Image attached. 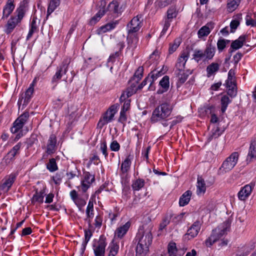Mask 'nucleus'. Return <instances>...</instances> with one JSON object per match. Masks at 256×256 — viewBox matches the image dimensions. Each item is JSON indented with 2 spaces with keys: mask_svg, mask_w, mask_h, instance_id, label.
<instances>
[{
  "mask_svg": "<svg viewBox=\"0 0 256 256\" xmlns=\"http://www.w3.org/2000/svg\"><path fill=\"white\" fill-rule=\"evenodd\" d=\"M177 16V12L174 8H170L167 11V18L166 20H172L174 18H176Z\"/></svg>",
  "mask_w": 256,
  "mask_h": 256,
  "instance_id": "4d7b16f0",
  "label": "nucleus"
},
{
  "mask_svg": "<svg viewBox=\"0 0 256 256\" xmlns=\"http://www.w3.org/2000/svg\"><path fill=\"white\" fill-rule=\"evenodd\" d=\"M119 244L117 243L112 242L108 246L110 250L109 254L108 256H116L119 250Z\"/></svg>",
  "mask_w": 256,
  "mask_h": 256,
  "instance_id": "8fccbe9b",
  "label": "nucleus"
},
{
  "mask_svg": "<svg viewBox=\"0 0 256 256\" xmlns=\"http://www.w3.org/2000/svg\"><path fill=\"white\" fill-rule=\"evenodd\" d=\"M197 194H199L202 193H204L206 190V186L204 180L200 176L197 178Z\"/></svg>",
  "mask_w": 256,
  "mask_h": 256,
  "instance_id": "a19ab883",
  "label": "nucleus"
},
{
  "mask_svg": "<svg viewBox=\"0 0 256 256\" xmlns=\"http://www.w3.org/2000/svg\"><path fill=\"white\" fill-rule=\"evenodd\" d=\"M240 4V0H228L227 3V10L228 12H234Z\"/></svg>",
  "mask_w": 256,
  "mask_h": 256,
  "instance_id": "a18cd8bd",
  "label": "nucleus"
},
{
  "mask_svg": "<svg viewBox=\"0 0 256 256\" xmlns=\"http://www.w3.org/2000/svg\"><path fill=\"white\" fill-rule=\"evenodd\" d=\"M144 70L143 66H139L135 72L132 78V81L136 80L137 82H140L143 76Z\"/></svg>",
  "mask_w": 256,
  "mask_h": 256,
  "instance_id": "3c124183",
  "label": "nucleus"
},
{
  "mask_svg": "<svg viewBox=\"0 0 256 256\" xmlns=\"http://www.w3.org/2000/svg\"><path fill=\"white\" fill-rule=\"evenodd\" d=\"M254 184H250L242 187L238 194V196L240 200H245L251 194Z\"/></svg>",
  "mask_w": 256,
  "mask_h": 256,
  "instance_id": "412c9836",
  "label": "nucleus"
},
{
  "mask_svg": "<svg viewBox=\"0 0 256 256\" xmlns=\"http://www.w3.org/2000/svg\"><path fill=\"white\" fill-rule=\"evenodd\" d=\"M106 245V238L104 235L100 236L98 240H94L92 244L94 256H104Z\"/></svg>",
  "mask_w": 256,
  "mask_h": 256,
  "instance_id": "423d86ee",
  "label": "nucleus"
},
{
  "mask_svg": "<svg viewBox=\"0 0 256 256\" xmlns=\"http://www.w3.org/2000/svg\"><path fill=\"white\" fill-rule=\"evenodd\" d=\"M192 192L188 190L184 192L180 197L179 200V204L180 206H184L188 204L190 200Z\"/></svg>",
  "mask_w": 256,
  "mask_h": 256,
  "instance_id": "72a5a7b5",
  "label": "nucleus"
},
{
  "mask_svg": "<svg viewBox=\"0 0 256 256\" xmlns=\"http://www.w3.org/2000/svg\"><path fill=\"white\" fill-rule=\"evenodd\" d=\"M94 231V228L91 222H88V228L84 230V242L88 243L90 238L92 236L93 232Z\"/></svg>",
  "mask_w": 256,
  "mask_h": 256,
  "instance_id": "e433bc0d",
  "label": "nucleus"
},
{
  "mask_svg": "<svg viewBox=\"0 0 256 256\" xmlns=\"http://www.w3.org/2000/svg\"><path fill=\"white\" fill-rule=\"evenodd\" d=\"M118 20L112 21L108 22L100 27L96 30V34L100 35L106 32H110L114 29L118 24Z\"/></svg>",
  "mask_w": 256,
  "mask_h": 256,
  "instance_id": "5701e85b",
  "label": "nucleus"
},
{
  "mask_svg": "<svg viewBox=\"0 0 256 256\" xmlns=\"http://www.w3.org/2000/svg\"><path fill=\"white\" fill-rule=\"evenodd\" d=\"M180 44V41L179 39H176L172 43H170L168 48L169 54L174 53L178 48Z\"/></svg>",
  "mask_w": 256,
  "mask_h": 256,
  "instance_id": "864d4df0",
  "label": "nucleus"
},
{
  "mask_svg": "<svg viewBox=\"0 0 256 256\" xmlns=\"http://www.w3.org/2000/svg\"><path fill=\"white\" fill-rule=\"evenodd\" d=\"M106 1L104 0H102L100 1V9L98 12L90 19V24L92 25L95 24L105 14L106 12Z\"/></svg>",
  "mask_w": 256,
  "mask_h": 256,
  "instance_id": "f3484780",
  "label": "nucleus"
},
{
  "mask_svg": "<svg viewBox=\"0 0 256 256\" xmlns=\"http://www.w3.org/2000/svg\"><path fill=\"white\" fill-rule=\"evenodd\" d=\"M253 158H256V140L251 141L246 160L250 161Z\"/></svg>",
  "mask_w": 256,
  "mask_h": 256,
  "instance_id": "4c0bfd02",
  "label": "nucleus"
},
{
  "mask_svg": "<svg viewBox=\"0 0 256 256\" xmlns=\"http://www.w3.org/2000/svg\"><path fill=\"white\" fill-rule=\"evenodd\" d=\"M100 162V159L99 156L96 154H94L93 156H92L90 159L88 164V166H90V164L92 162L94 163L95 165H98V164Z\"/></svg>",
  "mask_w": 256,
  "mask_h": 256,
  "instance_id": "774afa93",
  "label": "nucleus"
},
{
  "mask_svg": "<svg viewBox=\"0 0 256 256\" xmlns=\"http://www.w3.org/2000/svg\"><path fill=\"white\" fill-rule=\"evenodd\" d=\"M160 88L156 92L158 94H162L166 92L170 88V78L168 76H164L160 81Z\"/></svg>",
  "mask_w": 256,
  "mask_h": 256,
  "instance_id": "4be33fe9",
  "label": "nucleus"
},
{
  "mask_svg": "<svg viewBox=\"0 0 256 256\" xmlns=\"http://www.w3.org/2000/svg\"><path fill=\"white\" fill-rule=\"evenodd\" d=\"M29 2L30 0H22L20 2L14 12L18 19L22 20L29 9Z\"/></svg>",
  "mask_w": 256,
  "mask_h": 256,
  "instance_id": "4468645a",
  "label": "nucleus"
},
{
  "mask_svg": "<svg viewBox=\"0 0 256 256\" xmlns=\"http://www.w3.org/2000/svg\"><path fill=\"white\" fill-rule=\"evenodd\" d=\"M86 212V218L85 219V220L87 221L88 222L89 220L92 222V218L94 216V210L93 202L90 200L88 202Z\"/></svg>",
  "mask_w": 256,
  "mask_h": 256,
  "instance_id": "58836bf2",
  "label": "nucleus"
},
{
  "mask_svg": "<svg viewBox=\"0 0 256 256\" xmlns=\"http://www.w3.org/2000/svg\"><path fill=\"white\" fill-rule=\"evenodd\" d=\"M136 92V89H134L128 86L122 94L120 98V102H122V100H124V98H130Z\"/></svg>",
  "mask_w": 256,
  "mask_h": 256,
  "instance_id": "49530a36",
  "label": "nucleus"
},
{
  "mask_svg": "<svg viewBox=\"0 0 256 256\" xmlns=\"http://www.w3.org/2000/svg\"><path fill=\"white\" fill-rule=\"evenodd\" d=\"M102 220L103 218L102 216L98 214L96 216L94 223V229L96 228L100 229L101 228L102 226Z\"/></svg>",
  "mask_w": 256,
  "mask_h": 256,
  "instance_id": "bf43d9fd",
  "label": "nucleus"
},
{
  "mask_svg": "<svg viewBox=\"0 0 256 256\" xmlns=\"http://www.w3.org/2000/svg\"><path fill=\"white\" fill-rule=\"evenodd\" d=\"M231 224L232 220L230 218H228L220 226L212 230V232L218 240L222 237L223 236L226 234L227 232L230 230Z\"/></svg>",
  "mask_w": 256,
  "mask_h": 256,
  "instance_id": "9d476101",
  "label": "nucleus"
},
{
  "mask_svg": "<svg viewBox=\"0 0 256 256\" xmlns=\"http://www.w3.org/2000/svg\"><path fill=\"white\" fill-rule=\"evenodd\" d=\"M14 0H8L4 6L2 18H8L15 8Z\"/></svg>",
  "mask_w": 256,
  "mask_h": 256,
  "instance_id": "b1692460",
  "label": "nucleus"
},
{
  "mask_svg": "<svg viewBox=\"0 0 256 256\" xmlns=\"http://www.w3.org/2000/svg\"><path fill=\"white\" fill-rule=\"evenodd\" d=\"M152 227H148L144 230L142 229L138 230L134 240V243L136 244V256H145L148 252L149 246L152 240Z\"/></svg>",
  "mask_w": 256,
  "mask_h": 256,
  "instance_id": "f257e3e1",
  "label": "nucleus"
},
{
  "mask_svg": "<svg viewBox=\"0 0 256 256\" xmlns=\"http://www.w3.org/2000/svg\"><path fill=\"white\" fill-rule=\"evenodd\" d=\"M22 20L20 19H18L16 16H11L5 25L4 30L5 33L7 34H11L16 26L21 23Z\"/></svg>",
  "mask_w": 256,
  "mask_h": 256,
  "instance_id": "2eb2a0df",
  "label": "nucleus"
},
{
  "mask_svg": "<svg viewBox=\"0 0 256 256\" xmlns=\"http://www.w3.org/2000/svg\"><path fill=\"white\" fill-rule=\"evenodd\" d=\"M64 176V174L62 172H58L52 176V180L56 184H59Z\"/></svg>",
  "mask_w": 256,
  "mask_h": 256,
  "instance_id": "13d9d810",
  "label": "nucleus"
},
{
  "mask_svg": "<svg viewBox=\"0 0 256 256\" xmlns=\"http://www.w3.org/2000/svg\"><path fill=\"white\" fill-rule=\"evenodd\" d=\"M202 225V222L199 220L194 222L184 235V239L189 240L196 237L201 228Z\"/></svg>",
  "mask_w": 256,
  "mask_h": 256,
  "instance_id": "9b49d317",
  "label": "nucleus"
},
{
  "mask_svg": "<svg viewBox=\"0 0 256 256\" xmlns=\"http://www.w3.org/2000/svg\"><path fill=\"white\" fill-rule=\"evenodd\" d=\"M230 42V40H226L224 38H220L217 42V48L218 52H222L226 48L227 44Z\"/></svg>",
  "mask_w": 256,
  "mask_h": 256,
  "instance_id": "09e8293b",
  "label": "nucleus"
},
{
  "mask_svg": "<svg viewBox=\"0 0 256 256\" xmlns=\"http://www.w3.org/2000/svg\"><path fill=\"white\" fill-rule=\"evenodd\" d=\"M107 145L106 142L104 140L103 142H102L100 144V150L102 152V154L104 155L106 158L108 156V153L107 152Z\"/></svg>",
  "mask_w": 256,
  "mask_h": 256,
  "instance_id": "e2e57ef3",
  "label": "nucleus"
},
{
  "mask_svg": "<svg viewBox=\"0 0 256 256\" xmlns=\"http://www.w3.org/2000/svg\"><path fill=\"white\" fill-rule=\"evenodd\" d=\"M141 16H134L127 24L128 33L136 34L142 27Z\"/></svg>",
  "mask_w": 256,
  "mask_h": 256,
  "instance_id": "f8f14e48",
  "label": "nucleus"
},
{
  "mask_svg": "<svg viewBox=\"0 0 256 256\" xmlns=\"http://www.w3.org/2000/svg\"><path fill=\"white\" fill-rule=\"evenodd\" d=\"M246 26H251L252 27H256V19L254 20L252 18V17L248 15L247 14L246 17Z\"/></svg>",
  "mask_w": 256,
  "mask_h": 256,
  "instance_id": "0e129e2a",
  "label": "nucleus"
},
{
  "mask_svg": "<svg viewBox=\"0 0 256 256\" xmlns=\"http://www.w3.org/2000/svg\"><path fill=\"white\" fill-rule=\"evenodd\" d=\"M34 92V90L31 89V88H28L25 92L24 96H22L21 98H19L18 104V105L21 104L24 100L22 106H27L33 96Z\"/></svg>",
  "mask_w": 256,
  "mask_h": 256,
  "instance_id": "a878e982",
  "label": "nucleus"
},
{
  "mask_svg": "<svg viewBox=\"0 0 256 256\" xmlns=\"http://www.w3.org/2000/svg\"><path fill=\"white\" fill-rule=\"evenodd\" d=\"M246 39V35L240 36L238 39L232 42L231 44V48L233 50H238L241 48L243 46Z\"/></svg>",
  "mask_w": 256,
  "mask_h": 256,
  "instance_id": "f704fd0d",
  "label": "nucleus"
},
{
  "mask_svg": "<svg viewBox=\"0 0 256 256\" xmlns=\"http://www.w3.org/2000/svg\"><path fill=\"white\" fill-rule=\"evenodd\" d=\"M133 156L129 154L122 162L120 170L122 174L127 173L130 170Z\"/></svg>",
  "mask_w": 256,
  "mask_h": 256,
  "instance_id": "bb28decb",
  "label": "nucleus"
},
{
  "mask_svg": "<svg viewBox=\"0 0 256 256\" xmlns=\"http://www.w3.org/2000/svg\"><path fill=\"white\" fill-rule=\"evenodd\" d=\"M128 46L126 49L132 52L133 55V52L137 48L138 37L137 34L128 33L126 38Z\"/></svg>",
  "mask_w": 256,
  "mask_h": 256,
  "instance_id": "dca6fc26",
  "label": "nucleus"
},
{
  "mask_svg": "<svg viewBox=\"0 0 256 256\" xmlns=\"http://www.w3.org/2000/svg\"><path fill=\"white\" fill-rule=\"evenodd\" d=\"M64 98H58L56 100L53 101V105L56 108H60L64 105Z\"/></svg>",
  "mask_w": 256,
  "mask_h": 256,
  "instance_id": "69168bd1",
  "label": "nucleus"
},
{
  "mask_svg": "<svg viewBox=\"0 0 256 256\" xmlns=\"http://www.w3.org/2000/svg\"><path fill=\"white\" fill-rule=\"evenodd\" d=\"M60 4V0H50V1L46 12L47 18L56 10Z\"/></svg>",
  "mask_w": 256,
  "mask_h": 256,
  "instance_id": "c9c22d12",
  "label": "nucleus"
},
{
  "mask_svg": "<svg viewBox=\"0 0 256 256\" xmlns=\"http://www.w3.org/2000/svg\"><path fill=\"white\" fill-rule=\"evenodd\" d=\"M124 8L125 7L121 4L120 2L118 0H112L106 8V12H108L114 18H117L121 15Z\"/></svg>",
  "mask_w": 256,
  "mask_h": 256,
  "instance_id": "0eeeda50",
  "label": "nucleus"
},
{
  "mask_svg": "<svg viewBox=\"0 0 256 256\" xmlns=\"http://www.w3.org/2000/svg\"><path fill=\"white\" fill-rule=\"evenodd\" d=\"M239 158L238 152H233L222 162L218 170V174H223L230 171L236 164Z\"/></svg>",
  "mask_w": 256,
  "mask_h": 256,
  "instance_id": "7ed1b4c3",
  "label": "nucleus"
},
{
  "mask_svg": "<svg viewBox=\"0 0 256 256\" xmlns=\"http://www.w3.org/2000/svg\"><path fill=\"white\" fill-rule=\"evenodd\" d=\"M110 147L112 151L118 152L120 150V146L116 140H114L110 143Z\"/></svg>",
  "mask_w": 256,
  "mask_h": 256,
  "instance_id": "338daca9",
  "label": "nucleus"
},
{
  "mask_svg": "<svg viewBox=\"0 0 256 256\" xmlns=\"http://www.w3.org/2000/svg\"><path fill=\"white\" fill-rule=\"evenodd\" d=\"M57 140L56 136L54 134H51L48 140L46 148V152L48 154L51 155L54 154L56 150Z\"/></svg>",
  "mask_w": 256,
  "mask_h": 256,
  "instance_id": "aec40b11",
  "label": "nucleus"
},
{
  "mask_svg": "<svg viewBox=\"0 0 256 256\" xmlns=\"http://www.w3.org/2000/svg\"><path fill=\"white\" fill-rule=\"evenodd\" d=\"M208 24L206 26H202L198 31V35L200 38L208 36L211 30L208 26Z\"/></svg>",
  "mask_w": 256,
  "mask_h": 256,
  "instance_id": "de8ad7c7",
  "label": "nucleus"
},
{
  "mask_svg": "<svg viewBox=\"0 0 256 256\" xmlns=\"http://www.w3.org/2000/svg\"><path fill=\"white\" fill-rule=\"evenodd\" d=\"M17 176L18 174L16 172H12L6 176L1 182L0 190L3 192H8L16 181Z\"/></svg>",
  "mask_w": 256,
  "mask_h": 256,
  "instance_id": "1a4fd4ad",
  "label": "nucleus"
},
{
  "mask_svg": "<svg viewBox=\"0 0 256 256\" xmlns=\"http://www.w3.org/2000/svg\"><path fill=\"white\" fill-rule=\"evenodd\" d=\"M70 62V58H64L62 63L56 68L55 74L52 78V83L54 84V88L62 78V76L65 75L68 70V66Z\"/></svg>",
  "mask_w": 256,
  "mask_h": 256,
  "instance_id": "20e7f679",
  "label": "nucleus"
},
{
  "mask_svg": "<svg viewBox=\"0 0 256 256\" xmlns=\"http://www.w3.org/2000/svg\"><path fill=\"white\" fill-rule=\"evenodd\" d=\"M168 250L169 255L176 254L178 250L176 244L174 242H170L168 246Z\"/></svg>",
  "mask_w": 256,
  "mask_h": 256,
  "instance_id": "6e6d98bb",
  "label": "nucleus"
},
{
  "mask_svg": "<svg viewBox=\"0 0 256 256\" xmlns=\"http://www.w3.org/2000/svg\"><path fill=\"white\" fill-rule=\"evenodd\" d=\"M116 112V107L114 105L112 106L104 113L102 118L100 120L98 126L100 128H102L104 126L111 122L113 120Z\"/></svg>",
  "mask_w": 256,
  "mask_h": 256,
  "instance_id": "6e6552de",
  "label": "nucleus"
},
{
  "mask_svg": "<svg viewBox=\"0 0 256 256\" xmlns=\"http://www.w3.org/2000/svg\"><path fill=\"white\" fill-rule=\"evenodd\" d=\"M127 120V117L126 116V112L124 110H120L118 122L123 124V126H125L126 122Z\"/></svg>",
  "mask_w": 256,
  "mask_h": 256,
  "instance_id": "680f3d73",
  "label": "nucleus"
},
{
  "mask_svg": "<svg viewBox=\"0 0 256 256\" xmlns=\"http://www.w3.org/2000/svg\"><path fill=\"white\" fill-rule=\"evenodd\" d=\"M192 72L193 70H176L175 72L178 78L176 84L177 86L179 87L184 84L188 79V76L192 74Z\"/></svg>",
  "mask_w": 256,
  "mask_h": 256,
  "instance_id": "a211bd4d",
  "label": "nucleus"
},
{
  "mask_svg": "<svg viewBox=\"0 0 256 256\" xmlns=\"http://www.w3.org/2000/svg\"><path fill=\"white\" fill-rule=\"evenodd\" d=\"M95 178L88 172H84V178L81 180V188L83 192H86L92 184L94 182Z\"/></svg>",
  "mask_w": 256,
  "mask_h": 256,
  "instance_id": "ddd939ff",
  "label": "nucleus"
},
{
  "mask_svg": "<svg viewBox=\"0 0 256 256\" xmlns=\"http://www.w3.org/2000/svg\"><path fill=\"white\" fill-rule=\"evenodd\" d=\"M173 110V106L170 100L162 102L152 112L150 118L152 123L167 121Z\"/></svg>",
  "mask_w": 256,
  "mask_h": 256,
  "instance_id": "f03ea898",
  "label": "nucleus"
},
{
  "mask_svg": "<svg viewBox=\"0 0 256 256\" xmlns=\"http://www.w3.org/2000/svg\"><path fill=\"white\" fill-rule=\"evenodd\" d=\"M23 126V125L16 120L13 122L12 126L10 128V132L12 134L18 133L14 139V140H18L22 136V134L20 132H19L22 129Z\"/></svg>",
  "mask_w": 256,
  "mask_h": 256,
  "instance_id": "cd10ccee",
  "label": "nucleus"
},
{
  "mask_svg": "<svg viewBox=\"0 0 256 256\" xmlns=\"http://www.w3.org/2000/svg\"><path fill=\"white\" fill-rule=\"evenodd\" d=\"M46 195V188H43L40 192L36 190L32 198V202L34 204L36 202L42 204L44 202V198Z\"/></svg>",
  "mask_w": 256,
  "mask_h": 256,
  "instance_id": "c756f323",
  "label": "nucleus"
},
{
  "mask_svg": "<svg viewBox=\"0 0 256 256\" xmlns=\"http://www.w3.org/2000/svg\"><path fill=\"white\" fill-rule=\"evenodd\" d=\"M166 72V68H164V66L160 70H154L152 71L148 75L150 80H152V82H154L159 77L162 76Z\"/></svg>",
  "mask_w": 256,
  "mask_h": 256,
  "instance_id": "7c9ffc66",
  "label": "nucleus"
},
{
  "mask_svg": "<svg viewBox=\"0 0 256 256\" xmlns=\"http://www.w3.org/2000/svg\"><path fill=\"white\" fill-rule=\"evenodd\" d=\"M192 59L197 62H198L202 60L206 61L204 52L202 50H195L194 52V54H192Z\"/></svg>",
  "mask_w": 256,
  "mask_h": 256,
  "instance_id": "79ce46f5",
  "label": "nucleus"
},
{
  "mask_svg": "<svg viewBox=\"0 0 256 256\" xmlns=\"http://www.w3.org/2000/svg\"><path fill=\"white\" fill-rule=\"evenodd\" d=\"M29 112H25L22 114L16 120L19 123L24 126L27 122L29 118Z\"/></svg>",
  "mask_w": 256,
  "mask_h": 256,
  "instance_id": "5fc2aeb1",
  "label": "nucleus"
},
{
  "mask_svg": "<svg viewBox=\"0 0 256 256\" xmlns=\"http://www.w3.org/2000/svg\"><path fill=\"white\" fill-rule=\"evenodd\" d=\"M189 55L190 54L188 52L184 51L181 52L176 64V70H184L186 64L189 58Z\"/></svg>",
  "mask_w": 256,
  "mask_h": 256,
  "instance_id": "6ab92c4d",
  "label": "nucleus"
},
{
  "mask_svg": "<svg viewBox=\"0 0 256 256\" xmlns=\"http://www.w3.org/2000/svg\"><path fill=\"white\" fill-rule=\"evenodd\" d=\"M217 240L216 238L214 236V235L212 232L210 236L206 240L205 244L207 247H210Z\"/></svg>",
  "mask_w": 256,
  "mask_h": 256,
  "instance_id": "052dcab7",
  "label": "nucleus"
},
{
  "mask_svg": "<svg viewBox=\"0 0 256 256\" xmlns=\"http://www.w3.org/2000/svg\"><path fill=\"white\" fill-rule=\"evenodd\" d=\"M46 168L50 172H54L58 170V166L55 158H52L49 160V162L46 164Z\"/></svg>",
  "mask_w": 256,
  "mask_h": 256,
  "instance_id": "603ef678",
  "label": "nucleus"
},
{
  "mask_svg": "<svg viewBox=\"0 0 256 256\" xmlns=\"http://www.w3.org/2000/svg\"><path fill=\"white\" fill-rule=\"evenodd\" d=\"M22 145V144L21 142H18L8 152V157L10 158V159L14 158L16 155L18 154H20V151Z\"/></svg>",
  "mask_w": 256,
  "mask_h": 256,
  "instance_id": "37998d69",
  "label": "nucleus"
},
{
  "mask_svg": "<svg viewBox=\"0 0 256 256\" xmlns=\"http://www.w3.org/2000/svg\"><path fill=\"white\" fill-rule=\"evenodd\" d=\"M220 64L217 62H212L207 66L206 68V76L210 78L214 76L219 70Z\"/></svg>",
  "mask_w": 256,
  "mask_h": 256,
  "instance_id": "c85d7f7f",
  "label": "nucleus"
},
{
  "mask_svg": "<svg viewBox=\"0 0 256 256\" xmlns=\"http://www.w3.org/2000/svg\"><path fill=\"white\" fill-rule=\"evenodd\" d=\"M204 52L205 55V60L208 61L213 58L216 54V48L211 42H208Z\"/></svg>",
  "mask_w": 256,
  "mask_h": 256,
  "instance_id": "393cba45",
  "label": "nucleus"
},
{
  "mask_svg": "<svg viewBox=\"0 0 256 256\" xmlns=\"http://www.w3.org/2000/svg\"><path fill=\"white\" fill-rule=\"evenodd\" d=\"M130 226V222H126L124 225L118 228L115 232V236L122 238L128 231Z\"/></svg>",
  "mask_w": 256,
  "mask_h": 256,
  "instance_id": "473e14b6",
  "label": "nucleus"
},
{
  "mask_svg": "<svg viewBox=\"0 0 256 256\" xmlns=\"http://www.w3.org/2000/svg\"><path fill=\"white\" fill-rule=\"evenodd\" d=\"M222 134V132L220 131V128L218 127L213 128L208 136V142H210L214 138H218Z\"/></svg>",
  "mask_w": 256,
  "mask_h": 256,
  "instance_id": "c03bdc74",
  "label": "nucleus"
},
{
  "mask_svg": "<svg viewBox=\"0 0 256 256\" xmlns=\"http://www.w3.org/2000/svg\"><path fill=\"white\" fill-rule=\"evenodd\" d=\"M146 184L144 180L138 178L132 180V188L134 192L141 190Z\"/></svg>",
  "mask_w": 256,
  "mask_h": 256,
  "instance_id": "2f4dec72",
  "label": "nucleus"
},
{
  "mask_svg": "<svg viewBox=\"0 0 256 256\" xmlns=\"http://www.w3.org/2000/svg\"><path fill=\"white\" fill-rule=\"evenodd\" d=\"M234 72L230 69L228 72V79L226 81L227 94L231 98H234L237 94V88L234 77Z\"/></svg>",
  "mask_w": 256,
  "mask_h": 256,
  "instance_id": "39448f33",
  "label": "nucleus"
},
{
  "mask_svg": "<svg viewBox=\"0 0 256 256\" xmlns=\"http://www.w3.org/2000/svg\"><path fill=\"white\" fill-rule=\"evenodd\" d=\"M232 100L227 95H224L220 98V110L224 114L226 112L228 105L232 102Z\"/></svg>",
  "mask_w": 256,
  "mask_h": 256,
  "instance_id": "ea45409f",
  "label": "nucleus"
}]
</instances>
